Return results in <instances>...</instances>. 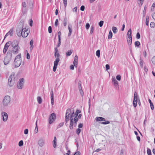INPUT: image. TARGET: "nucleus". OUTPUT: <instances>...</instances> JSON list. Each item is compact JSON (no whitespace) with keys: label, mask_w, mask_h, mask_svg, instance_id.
I'll use <instances>...</instances> for the list:
<instances>
[{"label":"nucleus","mask_w":155,"mask_h":155,"mask_svg":"<svg viewBox=\"0 0 155 155\" xmlns=\"http://www.w3.org/2000/svg\"><path fill=\"white\" fill-rule=\"evenodd\" d=\"M14 73H12L8 79V84L10 87H12L14 84L15 83Z\"/></svg>","instance_id":"4"},{"label":"nucleus","mask_w":155,"mask_h":155,"mask_svg":"<svg viewBox=\"0 0 155 155\" xmlns=\"http://www.w3.org/2000/svg\"><path fill=\"white\" fill-rule=\"evenodd\" d=\"M84 9L85 6L83 5H82L80 8V10L82 11H84Z\"/></svg>","instance_id":"60"},{"label":"nucleus","mask_w":155,"mask_h":155,"mask_svg":"<svg viewBox=\"0 0 155 155\" xmlns=\"http://www.w3.org/2000/svg\"><path fill=\"white\" fill-rule=\"evenodd\" d=\"M90 26V24L88 23H87L86 25V28L88 30Z\"/></svg>","instance_id":"57"},{"label":"nucleus","mask_w":155,"mask_h":155,"mask_svg":"<svg viewBox=\"0 0 155 155\" xmlns=\"http://www.w3.org/2000/svg\"><path fill=\"white\" fill-rule=\"evenodd\" d=\"M35 133H38V129L37 125V120L36 121L35 123Z\"/></svg>","instance_id":"29"},{"label":"nucleus","mask_w":155,"mask_h":155,"mask_svg":"<svg viewBox=\"0 0 155 155\" xmlns=\"http://www.w3.org/2000/svg\"><path fill=\"white\" fill-rule=\"evenodd\" d=\"M21 54H19L16 57L15 59L14 60H15V61L17 60H21Z\"/></svg>","instance_id":"34"},{"label":"nucleus","mask_w":155,"mask_h":155,"mask_svg":"<svg viewBox=\"0 0 155 155\" xmlns=\"http://www.w3.org/2000/svg\"><path fill=\"white\" fill-rule=\"evenodd\" d=\"M2 115L3 117V120L4 121H6L8 117V116L7 114L4 112H2Z\"/></svg>","instance_id":"15"},{"label":"nucleus","mask_w":155,"mask_h":155,"mask_svg":"<svg viewBox=\"0 0 155 155\" xmlns=\"http://www.w3.org/2000/svg\"><path fill=\"white\" fill-rule=\"evenodd\" d=\"M150 26L151 28H154L155 26V24L153 22H152L150 23Z\"/></svg>","instance_id":"41"},{"label":"nucleus","mask_w":155,"mask_h":155,"mask_svg":"<svg viewBox=\"0 0 155 155\" xmlns=\"http://www.w3.org/2000/svg\"><path fill=\"white\" fill-rule=\"evenodd\" d=\"M23 25L21 26L20 27H18L16 30L17 34V35L19 37H20L21 35V32L22 31Z\"/></svg>","instance_id":"11"},{"label":"nucleus","mask_w":155,"mask_h":155,"mask_svg":"<svg viewBox=\"0 0 155 155\" xmlns=\"http://www.w3.org/2000/svg\"><path fill=\"white\" fill-rule=\"evenodd\" d=\"M137 101L138 104L140 106V105H141V103H140V98H139L138 95V96L137 97Z\"/></svg>","instance_id":"55"},{"label":"nucleus","mask_w":155,"mask_h":155,"mask_svg":"<svg viewBox=\"0 0 155 155\" xmlns=\"http://www.w3.org/2000/svg\"><path fill=\"white\" fill-rule=\"evenodd\" d=\"M106 70L107 71L110 68V65L108 64H107L105 65Z\"/></svg>","instance_id":"54"},{"label":"nucleus","mask_w":155,"mask_h":155,"mask_svg":"<svg viewBox=\"0 0 155 155\" xmlns=\"http://www.w3.org/2000/svg\"><path fill=\"white\" fill-rule=\"evenodd\" d=\"M78 120L77 118V117H75L74 118V127H76L77 126V122L78 121Z\"/></svg>","instance_id":"23"},{"label":"nucleus","mask_w":155,"mask_h":155,"mask_svg":"<svg viewBox=\"0 0 155 155\" xmlns=\"http://www.w3.org/2000/svg\"><path fill=\"white\" fill-rule=\"evenodd\" d=\"M56 117V114L54 113H52L49 115L48 119L49 124H51L55 120Z\"/></svg>","instance_id":"6"},{"label":"nucleus","mask_w":155,"mask_h":155,"mask_svg":"<svg viewBox=\"0 0 155 155\" xmlns=\"http://www.w3.org/2000/svg\"><path fill=\"white\" fill-rule=\"evenodd\" d=\"M79 91L80 93V94L81 96L82 97H83V96L84 93V92L82 90V89L81 90H79Z\"/></svg>","instance_id":"47"},{"label":"nucleus","mask_w":155,"mask_h":155,"mask_svg":"<svg viewBox=\"0 0 155 155\" xmlns=\"http://www.w3.org/2000/svg\"><path fill=\"white\" fill-rule=\"evenodd\" d=\"M53 145L54 148H56V147L57 145V142L55 141H53Z\"/></svg>","instance_id":"45"},{"label":"nucleus","mask_w":155,"mask_h":155,"mask_svg":"<svg viewBox=\"0 0 155 155\" xmlns=\"http://www.w3.org/2000/svg\"><path fill=\"white\" fill-rule=\"evenodd\" d=\"M10 97L9 96H5L3 100V104L4 106H7L10 101Z\"/></svg>","instance_id":"5"},{"label":"nucleus","mask_w":155,"mask_h":155,"mask_svg":"<svg viewBox=\"0 0 155 155\" xmlns=\"http://www.w3.org/2000/svg\"><path fill=\"white\" fill-rule=\"evenodd\" d=\"M134 45L135 47H139L140 45V43L139 41H136L135 42Z\"/></svg>","instance_id":"37"},{"label":"nucleus","mask_w":155,"mask_h":155,"mask_svg":"<svg viewBox=\"0 0 155 155\" xmlns=\"http://www.w3.org/2000/svg\"><path fill=\"white\" fill-rule=\"evenodd\" d=\"M78 56L77 55H76L74 58V62L78 63Z\"/></svg>","instance_id":"39"},{"label":"nucleus","mask_w":155,"mask_h":155,"mask_svg":"<svg viewBox=\"0 0 155 155\" xmlns=\"http://www.w3.org/2000/svg\"><path fill=\"white\" fill-rule=\"evenodd\" d=\"M64 125V123H61L59 124V125L58 126V127H62Z\"/></svg>","instance_id":"63"},{"label":"nucleus","mask_w":155,"mask_h":155,"mask_svg":"<svg viewBox=\"0 0 155 155\" xmlns=\"http://www.w3.org/2000/svg\"><path fill=\"white\" fill-rule=\"evenodd\" d=\"M81 111L80 110H77L75 114V117H77L78 115V114L81 113Z\"/></svg>","instance_id":"28"},{"label":"nucleus","mask_w":155,"mask_h":155,"mask_svg":"<svg viewBox=\"0 0 155 155\" xmlns=\"http://www.w3.org/2000/svg\"><path fill=\"white\" fill-rule=\"evenodd\" d=\"M149 16L147 15L146 18V25L148 26L149 25Z\"/></svg>","instance_id":"32"},{"label":"nucleus","mask_w":155,"mask_h":155,"mask_svg":"<svg viewBox=\"0 0 155 155\" xmlns=\"http://www.w3.org/2000/svg\"><path fill=\"white\" fill-rule=\"evenodd\" d=\"M13 33V29H11L5 35V36L4 38V40L5 39V38L7 37L9 35H10V36H12Z\"/></svg>","instance_id":"17"},{"label":"nucleus","mask_w":155,"mask_h":155,"mask_svg":"<svg viewBox=\"0 0 155 155\" xmlns=\"http://www.w3.org/2000/svg\"><path fill=\"white\" fill-rule=\"evenodd\" d=\"M22 31L21 32V36L24 38H26L28 35L29 32H28V29H27L25 28L22 29Z\"/></svg>","instance_id":"9"},{"label":"nucleus","mask_w":155,"mask_h":155,"mask_svg":"<svg viewBox=\"0 0 155 155\" xmlns=\"http://www.w3.org/2000/svg\"><path fill=\"white\" fill-rule=\"evenodd\" d=\"M147 8V6L145 5L144 7V10L143 11V17H144L145 16L146 10Z\"/></svg>","instance_id":"30"},{"label":"nucleus","mask_w":155,"mask_h":155,"mask_svg":"<svg viewBox=\"0 0 155 155\" xmlns=\"http://www.w3.org/2000/svg\"><path fill=\"white\" fill-rule=\"evenodd\" d=\"M28 129H26L24 131V133L25 134H28Z\"/></svg>","instance_id":"58"},{"label":"nucleus","mask_w":155,"mask_h":155,"mask_svg":"<svg viewBox=\"0 0 155 155\" xmlns=\"http://www.w3.org/2000/svg\"><path fill=\"white\" fill-rule=\"evenodd\" d=\"M51 103L52 105H53L54 104V93L52 90H51Z\"/></svg>","instance_id":"20"},{"label":"nucleus","mask_w":155,"mask_h":155,"mask_svg":"<svg viewBox=\"0 0 155 155\" xmlns=\"http://www.w3.org/2000/svg\"><path fill=\"white\" fill-rule=\"evenodd\" d=\"M21 61L19 60H17L15 61L14 60V66L15 68H17L21 64Z\"/></svg>","instance_id":"14"},{"label":"nucleus","mask_w":155,"mask_h":155,"mask_svg":"<svg viewBox=\"0 0 155 155\" xmlns=\"http://www.w3.org/2000/svg\"><path fill=\"white\" fill-rule=\"evenodd\" d=\"M37 101L38 104H41L42 102V98L40 96H38L37 97Z\"/></svg>","instance_id":"27"},{"label":"nucleus","mask_w":155,"mask_h":155,"mask_svg":"<svg viewBox=\"0 0 155 155\" xmlns=\"http://www.w3.org/2000/svg\"><path fill=\"white\" fill-rule=\"evenodd\" d=\"M140 35L139 32H137L136 35V38L137 39H140Z\"/></svg>","instance_id":"52"},{"label":"nucleus","mask_w":155,"mask_h":155,"mask_svg":"<svg viewBox=\"0 0 155 155\" xmlns=\"http://www.w3.org/2000/svg\"><path fill=\"white\" fill-rule=\"evenodd\" d=\"M131 28H130L127 33V38H130L132 37V35H131Z\"/></svg>","instance_id":"18"},{"label":"nucleus","mask_w":155,"mask_h":155,"mask_svg":"<svg viewBox=\"0 0 155 155\" xmlns=\"http://www.w3.org/2000/svg\"><path fill=\"white\" fill-rule=\"evenodd\" d=\"M104 22V21H101L99 22L98 25L100 27H101L103 26Z\"/></svg>","instance_id":"42"},{"label":"nucleus","mask_w":155,"mask_h":155,"mask_svg":"<svg viewBox=\"0 0 155 155\" xmlns=\"http://www.w3.org/2000/svg\"><path fill=\"white\" fill-rule=\"evenodd\" d=\"M150 104V107L151 110H153L154 109V107L153 103H152L151 101L149 99L148 100Z\"/></svg>","instance_id":"24"},{"label":"nucleus","mask_w":155,"mask_h":155,"mask_svg":"<svg viewBox=\"0 0 155 155\" xmlns=\"http://www.w3.org/2000/svg\"><path fill=\"white\" fill-rule=\"evenodd\" d=\"M11 43V41H8L7 42L5 45L4 48L3 50V53L4 54H5L8 48L9 47V45H8L9 44H10Z\"/></svg>","instance_id":"12"},{"label":"nucleus","mask_w":155,"mask_h":155,"mask_svg":"<svg viewBox=\"0 0 155 155\" xmlns=\"http://www.w3.org/2000/svg\"><path fill=\"white\" fill-rule=\"evenodd\" d=\"M72 50H69L68 52L66 53V55L67 56H70L71 54H72Z\"/></svg>","instance_id":"26"},{"label":"nucleus","mask_w":155,"mask_h":155,"mask_svg":"<svg viewBox=\"0 0 155 155\" xmlns=\"http://www.w3.org/2000/svg\"><path fill=\"white\" fill-rule=\"evenodd\" d=\"M12 46L13 47V52L14 54H17L18 52V50L19 49L20 47L18 45H12Z\"/></svg>","instance_id":"10"},{"label":"nucleus","mask_w":155,"mask_h":155,"mask_svg":"<svg viewBox=\"0 0 155 155\" xmlns=\"http://www.w3.org/2000/svg\"><path fill=\"white\" fill-rule=\"evenodd\" d=\"M18 41L17 40H14L12 43V45H18Z\"/></svg>","instance_id":"35"},{"label":"nucleus","mask_w":155,"mask_h":155,"mask_svg":"<svg viewBox=\"0 0 155 155\" xmlns=\"http://www.w3.org/2000/svg\"><path fill=\"white\" fill-rule=\"evenodd\" d=\"M95 120L98 121H105V119L102 117H97L95 118Z\"/></svg>","instance_id":"19"},{"label":"nucleus","mask_w":155,"mask_h":155,"mask_svg":"<svg viewBox=\"0 0 155 155\" xmlns=\"http://www.w3.org/2000/svg\"><path fill=\"white\" fill-rule=\"evenodd\" d=\"M116 79L118 81H120L121 79V76L120 75H117L116 76Z\"/></svg>","instance_id":"51"},{"label":"nucleus","mask_w":155,"mask_h":155,"mask_svg":"<svg viewBox=\"0 0 155 155\" xmlns=\"http://www.w3.org/2000/svg\"><path fill=\"white\" fill-rule=\"evenodd\" d=\"M127 42L128 45H131L132 42V37L130 38H127Z\"/></svg>","instance_id":"22"},{"label":"nucleus","mask_w":155,"mask_h":155,"mask_svg":"<svg viewBox=\"0 0 155 155\" xmlns=\"http://www.w3.org/2000/svg\"><path fill=\"white\" fill-rule=\"evenodd\" d=\"M33 21L32 19H30L29 20V25L30 26H32V25Z\"/></svg>","instance_id":"56"},{"label":"nucleus","mask_w":155,"mask_h":155,"mask_svg":"<svg viewBox=\"0 0 155 155\" xmlns=\"http://www.w3.org/2000/svg\"><path fill=\"white\" fill-rule=\"evenodd\" d=\"M70 122L69 125V128L70 129L72 130L73 128L74 125V120L73 118L70 117Z\"/></svg>","instance_id":"16"},{"label":"nucleus","mask_w":155,"mask_h":155,"mask_svg":"<svg viewBox=\"0 0 155 155\" xmlns=\"http://www.w3.org/2000/svg\"><path fill=\"white\" fill-rule=\"evenodd\" d=\"M67 19L66 18H64V20L63 21V24L64 25V26H66L67 25Z\"/></svg>","instance_id":"36"},{"label":"nucleus","mask_w":155,"mask_h":155,"mask_svg":"<svg viewBox=\"0 0 155 155\" xmlns=\"http://www.w3.org/2000/svg\"><path fill=\"white\" fill-rule=\"evenodd\" d=\"M83 127V124L82 123H80L78 126V128H81Z\"/></svg>","instance_id":"62"},{"label":"nucleus","mask_w":155,"mask_h":155,"mask_svg":"<svg viewBox=\"0 0 155 155\" xmlns=\"http://www.w3.org/2000/svg\"><path fill=\"white\" fill-rule=\"evenodd\" d=\"M81 131V130L79 128H78L76 129V133L78 134L79 135Z\"/></svg>","instance_id":"44"},{"label":"nucleus","mask_w":155,"mask_h":155,"mask_svg":"<svg viewBox=\"0 0 155 155\" xmlns=\"http://www.w3.org/2000/svg\"><path fill=\"white\" fill-rule=\"evenodd\" d=\"M96 56L98 57V58H99L100 56V50H98L96 52Z\"/></svg>","instance_id":"38"},{"label":"nucleus","mask_w":155,"mask_h":155,"mask_svg":"<svg viewBox=\"0 0 155 155\" xmlns=\"http://www.w3.org/2000/svg\"><path fill=\"white\" fill-rule=\"evenodd\" d=\"M152 61L153 64H155V56L152 58Z\"/></svg>","instance_id":"59"},{"label":"nucleus","mask_w":155,"mask_h":155,"mask_svg":"<svg viewBox=\"0 0 155 155\" xmlns=\"http://www.w3.org/2000/svg\"><path fill=\"white\" fill-rule=\"evenodd\" d=\"M81 153L80 152H76L74 154V155H80Z\"/></svg>","instance_id":"64"},{"label":"nucleus","mask_w":155,"mask_h":155,"mask_svg":"<svg viewBox=\"0 0 155 155\" xmlns=\"http://www.w3.org/2000/svg\"><path fill=\"white\" fill-rule=\"evenodd\" d=\"M112 35H113L111 31L110 30L109 32L108 36V39H111L112 38Z\"/></svg>","instance_id":"33"},{"label":"nucleus","mask_w":155,"mask_h":155,"mask_svg":"<svg viewBox=\"0 0 155 155\" xmlns=\"http://www.w3.org/2000/svg\"><path fill=\"white\" fill-rule=\"evenodd\" d=\"M38 143L41 147L44 146L45 144V140L43 138L40 139L38 141Z\"/></svg>","instance_id":"13"},{"label":"nucleus","mask_w":155,"mask_h":155,"mask_svg":"<svg viewBox=\"0 0 155 155\" xmlns=\"http://www.w3.org/2000/svg\"><path fill=\"white\" fill-rule=\"evenodd\" d=\"M110 123L109 121H107L105 122H101V124H109Z\"/></svg>","instance_id":"49"},{"label":"nucleus","mask_w":155,"mask_h":155,"mask_svg":"<svg viewBox=\"0 0 155 155\" xmlns=\"http://www.w3.org/2000/svg\"><path fill=\"white\" fill-rule=\"evenodd\" d=\"M112 30L113 31V33L114 34H116L117 32V28L115 27H112Z\"/></svg>","instance_id":"25"},{"label":"nucleus","mask_w":155,"mask_h":155,"mask_svg":"<svg viewBox=\"0 0 155 155\" xmlns=\"http://www.w3.org/2000/svg\"><path fill=\"white\" fill-rule=\"evenodd\" d=\"M148 155H151V152L150 149H148L147 151Z\"/></svg>","instance_id":"46"},{"label":"nucleus","mask_w":155,"mask_h":155,"mask_svg":"<svg viewBox=\"0 0 155 155\" xmlns=\"http://www.w3.org/2000/svg\"><path fill=\"white\" fill-rule=\"evenodd\" d=\"M68 29L69 30V32L71 33L72 32V30L70 28L69 25H68Z\"/></svg>","instance_id":"61"},{"label":"nucleus","mask_w":155,"mask_h":155,"mask_svg":"<svg viewBox=\"0 0 155 155\" xmlns=\"http://www.w3.org/2000/svg\"><path fill=\"white\" fill-rule=\"evenodd\" d=\"M140 64L141 66H143V60L141 59V58L140 59Z\"/></svg>","instance_id":"48"},{"label":"nucleus","mask_w":155,"mask_h":155,"mask_svg":"<svg viewBox=\"0 0 155 155\" xmlns=\"http://www.w3.org/2000/svg\"><path fill=\"white\" fill-rule=\"evenodd\" d=\"M75 114L74 110L71 113V110L70 108H68L67 110L65 117V124L66 126H67L68 125L67 123L70 120V117L73 118Z\"/></svg>","instance_id":"2"},{"label":"nucleus","mask_w":155,"mask_h":155,"mask_svg":"<svg viewBox=\"0 0 155 155\" xmlns=\"http://www.w3.org/2000/svg\"><path fill=\"white\" fill-rule=\"evenodd\" d=\"M23 145V142L22 140H20L18 143V145L20 147L22 146Z\"/></svg>","instance_id":"43"},{"label":"nucleus","mask_w":155,"mask_h":155,"mask_svg":"<svg viewBox=\"0 0 155 155\" xmlns=\"http://www.w3.org/2000/svg\"><path fill=\"white\" fill-rule=\"evenodd\" d=\"M65 7L66 8L67 5V0H63Z\"/></svg>","instance_id":"53"},{"label":"nucleus","mask_w":155,"mask_h":155,"mask_svg":"<svg viewBox=\"0 0 155 155\" xmlns=\"http://www.w3.org/2000/svg\"><path fill=\"white\" fill-rule=\"evenodd\" d=\"M24 83V79L23 78H20L17 84V87L18 89H21Z\"/></svg>","instance_id":"7"},{"label":"nucleus","mask_w":155,"mask_h":155,"mask_svg":"<svg viewBox=\"0 0 155 155\" xmlns=\"http://www.w3.org/2000/svg\"><path fill=\"white\" fill-rule=\"evenodd\" d=\"M58 48H55L54 56L56 58L54 62V65L53 68V71L55 72L56 71L57 67L58 62L60 61L59 57L60 55L59 54L58 52Z\"/></svg>","instance_id":"1"},{"label":"nucleus","mask_w":155,"mask_h":155,"mask_svg":"<svg viewBox=\"0 0 155 155\" xmlns=\"http://www.w3.org/2000/svg\"><path fill=\"white\" fill-rule=\"evenodd\" d=\"M81 81H79L78 82L79 90L82 89V88L81 87Z\"/></svg>","instance_id":"31"},{"label":"nucleus","mask_w":155,"mask_h":155,"mask_svg":"<svg viewBox=\"0 0 155 155\" xmlns=\"http://www.w3.org/2000/svg\"><path fill=\"white\" fill-rule=\"evenodd\" d=\"M48 31L49 33L52 32V27L51 26H49L48 28Z\"/></svg>","instance_id":"50"},{"label":"nucleus","mask_w":155,"mask_h":155,"mask_svg":"<svg viewBox=\"0 0 155 155\" xmlns=\"http://www.w3.org/2000/svg\"><path fill=\"white\" fill-rule=\"evenodd\" d=\"M94 26L93 25H92L91 26V31H90V34H92L94 30Z\"/></svg>","instance_id":"40"},{"label":"nucleus","mask_w":155,"mask_h":155,"mask_svg":"<svg viewBox=\"0 0 155 155\" xmlns=\"http://www.w3.org/2000/svg\"><path fill=\"white\" fill-rule=\"evenodd\" d=\"M138 94L136 92H135L134 94V98L133 101V105L134 107H136L137 106V101Z\"/></svg>","instance_id":"8"},{"label":"nucleus","mask_w":155,"mask_h":155,"mask_svg":"<svg viewBox=\"0 0 155 155\" xmlns=\"http://www.w3.org/2000/svg\"><path fill=\"white\" fill-rule=\"evenodd\" d=\"M12 56V54L11 51L9 52H8L4 60V63L5 65H7L9 63V62L11 60Z\"/></svg>","instance_id":"3"},{"label":"nucleus","mask_w":155,"mask_h":155,"mask_svg":"<svg viewBox=\"0 0 155 155\" xmlns=\"http://www.w3.org/2000/svg\"><path fill=\"white\" fill-rule=\"evenodd\" d=\"M112 82H113L115 86L117 87V86L118 85V83L117 81L116 80V79L114 78H113L112 80Z\"/></svg>","instance_id":"21"}]
</instances>
